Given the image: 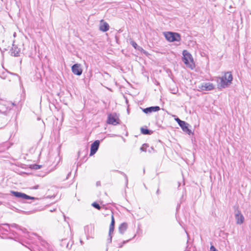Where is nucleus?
<instances>
[{"instance_id": "24", "label": "nucleus", "mask_w": 251, "mask_h": 251, "mask_svg": "<svg viewBox=\"0 0 251 251\" xmlns=\"http://www.w3.org/2000/svg\"><path fill=\"white\" fill-rule=\"evenodd\" d=\"M110 225H115V220H114V216L113 215H112L111 222Z\"/></svg>"}, {"instance_id": "31", "label": "nucleus", "mask_w": 251, "mask_h": 251, "mask_svg": "<svg viewBox=\"0 0 251 251\" xmlns=\"http://www.w3.org/2000/svg\"><path fill=\"white\" fill-rule=\"evenodd\" d=\"M71 174V172H70V173H68V175H67V177H66V179H67L69 178V176H70V175Z\"/></svg>"}, {"instance_id": "27", "label": "nucleus", "mask_w": 251, "mask_h": 251, "mask_svg": "<svg viewBox=\"0 0 251 251\" xmlns=\"http://www.w3.org/2000/svg\"><path fill=\"white\" fill-rule=\"evenodd\" d=\"M124 176H125V179H126V186H127V184H128V179H127V176L124 174Z\"/></svg>"}, {"instance_id": "21", "label": "nucleus", "mask_w": 251, "mask_h": 251, "mask_svg": "<svg viewBox=\"0 0 251 251\" xmlns=\"http://www.w3.org/2000/svg\"><path fill=\"white\" fill-rule=\"evenodd\" d=\"M137 50L140 51V52H142L143 53L147 55L148 54V52L145 50L142 47L138 46V48L136 49Z\"/></svg>"}, {"instance_id": "19", "label": "nucleus", "mask_w": 251, "mask_h": 251, "mask_svg": "<svg viewBox=\"0 0 251 251\" xmlns=\"http://www.w3.org/2000/svg\"><path fill=\"white\" fill-rule=\"evenodd\" d=\"M114 227H109V241H110V242H111L112 241V236H111V234L112 233H113V231H114Z\"/></svg>"}, {"instance_id": "30", "label": "nucleus", "mask_w": 251, "mask_h": 251, "mask_svg": "<svg viewBox=\"0 0 251 251\" xmlns=\"http://www.w3.org/2000/svg\"><path fill=\"white\" fill-rule=\"evenodd\" d=\"M38 188H39V185H37L34 186L33 187V189H37Z\"/></svg>"}, {"instance_id": "10", "label": "nucleus", "mask_w": 251, "mask_h": 251, "mask_svg": "<svg viewBox=\"0 0 251 251\" xmlns=\"http://www.w3.org/2000/svg\"><path fill=\"white\" fill-rule=\"evenodd\" d=\"M20 52L21 49L18 46L13 44L10 50L11 55L14 56H20Z\"/></svg>"}, {"instance_id": "7", "label": "nucleus", "mask_w": 251, "mask_h": 251, "mask_svg": "<svg viewBox=\"0 0 251 251\" xmlns=\"http://www.w3.org/2000/svg\"><path fill=\"white\" fill-rule=\"evenodd\" d=\"M100 142L97 140L95 141L91 145L90 156L95 154L99 149Z\"/></svg>"}, {"instance_id": "11", "label": "nucleus", "mask_w": 251, "mask_h": 251, "mask_svg": "<svg viewBox=\"0 0 251 251\" xmlns=\"http://www.w3.org/2000/svg\"><path fill=\"white\" fill-rule=\"evenodd\" d=\"M84 231L87 236L92 235L94 232V226L93 225H89L84 227Z\"/></svg>"}, {"instance_id": "34", "label": "nucleus", "mask_w": 251, "mask_h": 251, "mask_svg": "<svg viewBox=\"0 0 251 251\" xmlns=\"http://www.w3.org/2000/svg\"><path fill=\"white\" fill-rule=\"evenodd\" d=\"M13 36L14 37H15L16 36V32H14V34H13Z\"/></svg>"}, {"instance_id": "26", "label": "nucleus", "mask_w": 251, "mask_h": 251, "mask_svg": "<svg viewBox=\"0 0 251 251\" xmlns=\"http://www.w3.org/2000/svg\"><path fill=\"white\" fill-rule=\"evenodd\" d=\"M210 249V251H218L213 246H211Z\"/></svg>"}, {"instance_id": "20", "label": "nucleus", "mask_w": 251, "mask_h": 251, "mask_svg": "<svg viewBox=\"0 0 251 251\" xmlns=\"http://www.w3.org/2000/svg\"><path fill=\"white\" fill-rule=\"evenodd\" d=\"M149 147V145L147 144H144L140 148V150L142 151H147V149Z\"/></svg>"}, {"instance_id": "15", "label": "nucleus", "mask_w": 251, "mask_h": 251, "mask_svg": "<svg viewBox=\"0 0 251 251\" xmlns=\"http://www.w3.org/2000/svg\"><path fill=\"white\" fill-rule=\"evenodd\" d=\"M244 221V216L240 214V212L236 211V223L238 224H242Z\"/></svg>"}, {"instance_id": "9", "label": "nucleus", "mask_w": 251, "mask_h": 251, "mask_svg": "<svg viewBox=\"0 0 251 251\" xmlns=\"http://www.w3.org/2000/svg\"><path fill=\"white\" fill-rule=\"evenodd\" d=\"M119 119L116 118L115 116L110 114L108 116L107 123L108 124L116 126L119 124Z\"/></svg>"}, {"instance_id": "28", "label": "nucleus", "mask_w": 251, "mask_h": 251, "mask_svg": "<svg viewBox=\"0 0 251 251\" xmlns=\"http://www.w3.org/2000/svg\"><path fill=\"white\" fill-rule=\"evenodd\" d=\"M40 168V166L38 165H35L34 166V169H39Z\"/></svg>"}, {"instance_id": "6", "label": "nucleus", "mask_w": 251, "mask_h": 251, "mask_svg": "<svg viewBox=\"0 0 251 251\" xmlns=\"http://www.w3.org/2000/svg\"><path fill=\"white\" fill-rule=\"evenodd\" d=\"M13 105V103H9L7 101L0 100V113H4L9 109V105ZM10 108H9V109Z\"/></svg>"}, {"instance_id": "1", "label": "nucleus", "mask_w": 251, "mask_h": 251, "mask_svg": "<svg viewBox=\"0 0 251 251\" xmlns=\"http://www.w3.org/2000/svg\"><path fill=\"white\" fill-rule=\"evenodd\" d=\"M233 77L231 72L225 73L224 76L217 78L218 86L219 88H225L231 83Z\"/></svg>"}, {"instance_id": "22", "label": "nucleus", "mask_w": 251, "mask_h": 251, "mask_svg": "<svg viewBox=\"0 0 251 251\" xmlns=\"http://www.w3.org/2000/svg\"><path fill=\"white\" fill-rule=\"evenodd\" d=\"M92 205L95 207V208L100 210L101 208V207L100 206V205L97 203L96 202H94L92 204Z\"/></svg>"}, {"instance_id": "18", "label": "nucleus", "mask_w": 251, "mask_h": 251, "mask_svg": "<svg viewBox=\"0 0 251 251\" xmlns=\"http://www.w3.org/2000/svg\"><path fill=\"white\" fill-rule=\"evenodd\" d=\"M127 42L128 43H129L132 46V47L135 49H137V48H138V45L136 44V43L135 42H134L131 38H129L127 40Z\"/></svg>"}, {"instance_id": "25", "label": "nucleus", "mask_w": 251, "mask_h": 251, "mask_svg": "<svg viewBox=\"0 0 251 251\" xmlns=\"http://www.w3.org/2000/svg\"><path fill=\"white\" fill-rule=\"evenodd\" d=\"M11 226L13 227H15V228H19V226L17 225L16 224H13L12 225H11Z\"/></svg>"}, {"instance_id": "2", "label": "nucleus", "mask_w": 251, "mask_h": 251, "mask_svg": "<svg viewBox=\"0 0 251 251\" xmlns=\"http://www.w3.org/2000/svg\"><path fill=\"white\" fill-rule=\"evenodd\" d=\"M182 61L188 67L193 69L194 66L193 58L192 55L186 50L182 52Z\"/></svg>"}, {"instance_id": "32", "label": "nucleus", "mask_w": 251, "mask_h": 251, "mask_svg": "<svg viewBox=\"0 0 251 251\" xmlns=\"http://www.w3.org/2000/svg\"><path fill=\"white\" fill-rule=\"evenodd\" d=\"M159 192H159V189H158L157 190V191H156V194L158 195V194H159Z\"/></svg>"}, {"instance_id": "14", "label": "nucleus", "mask_w": 251, "mask_h": 251, "mask_svg": "<svg viewBox=\"0 0 251 251\" xmlns=\"http://www.w3.org/2000/svg\"><path fill=\"white\" fill-rule=\"evenodd\" d=\"M201 89L202 90L210 91L214 89V85L210 82H206L202 84Z\"/></svg>"}, {"instance_id": "33", "label": "nucleus", "mask_w": 251, "mask_h": 251, "mask_svg": "<svg viewBox=\"0 0 251 251\" xmlns=\"http://www.w3.org/2000/svg\"><path fill=\"white\" fill-rule=\"evenodd\" d=\"M110 227H114V225H110Z\"/></svg>"}, {"instance_id": "5", "label": "nucleus", "mask_w": 251, "mask_h": 251, "mask_svg": "<svg viewBox=\"0 0 251 251\" xmlns=\"http://www.w3.org/2000/svg\"><path fill=\"white\" fill-rule=\"evenodd\" d=\"M175 120L183 131L186 132L189 135L192 133L191 130H190L188 128V124L183 121L180 120L178 118H176Z\"/></svg>"}, {"instance_id": "13", "label": "nucleus", "mask_w": 251, "mask_h": 251, "mask_svg": "<svg viewBox=\"0 0 251 251\" xmlns=\"http://www.w3.org/2000/svg\"><path fill=\"white\" fill-rule=\"evenodd\" d=\"M109 26L108 23L101 20L100 23V30L101 31H107L109 30Z\"/></svg>"}, {"instance_id": "4", "label": "nucleus", "mask_w": 251, "mask_h": 251, "mask_svg": "<svg viewBox=\"0 0 251 251\" xmlns=\"http://www.w3.org/2000/svg\"><path fill=\"white\" fill-rule=\"evenodd\" d=\"M11 194L16 198H20L22 200H35L36 199L35 197L29 196L25 193L17 191H11Z\"/></svg>"}, {"instance_id": "16", "label": "nucleus", "mask_w": 251, "mask_h": 251, "mask_svg": "<svg viewBox=\"0 0 251 251\" xmlns=\"http://www.w3.org/2000/svg\"><path fill=\"white\" fill-rule=\"evenodd\" d=\"M127 228V224L126 223L121 224L119 227V232L123 234Z\"/></svg>"}, {"instance_id": "17", "label": "nucleus", "mask_w": 251, "mask_h": 251, "mask_svg": "<svg viewBox=\"0 0 251 251\" xmlns=\"http://www.w3.org/2000/svg\"><path fill=\"white\" fill-rule=\"evenodd\" d=\"M141 132L144 135H150L152 133V131L147 128H144L142 127L141 128Z\"/></svg>"}, {"instance_id": "8", "label": "nucleus", "mask_w": 251, "mask_h": 251, "mask_svg": "<svg viewBox=\"0 0 251 251\" xmlns=\"http://www.w3.org/2000/svg\"><path fill=\"white\" fill-rule=\"evenodd\" d=\"M72 71L74 74L77 75H80L82 73V69L81 67V64L76 63L72 66Z\"/></svg>"}, {"instance_id": "23", "label": "nucleus", "mask_w": 251, "mask_h": 251, "mask_svg": "<svg viewBox=\"0 0 251 251\" xmlns=\"http://www.w3.org/2000/svg\"><path fill=\"white\" fill-rule=\"evenodd\" d=\"M128 240H127V241H123V243L122 244H119L118 245V247L119 248H122L124 244H126L127 242H128Z\"/></svg>"}, {"instance_id": "12", "label": "nucleus", "mask_w": 251, "mask_h": 251, "mask_svg": "<svg viewBox=\"0 0 251 251\" xmlns=\"http://www.w3.org/2000/svg\"><path fill=\"white\" fill-rule=\"evenodd\" d=\"M160 110V107L158 106H151L146 108H144L143 111L146 114H149L153 112L158 111Z\"/></svg>"}, {"instance_id": "29", "label": "nucleus", "mask_w": 251, "mask_h": 251, "mask_svg": "<svg viewBox=\"0 0 251 251\" xmlns=\"http://www.w3.org/2000/svg\"><path fill=\"white\" fill-rule=\"evenodd\" d=\"M154 151V148H153V147H151L150 148V149H149V150H148V151H149V152L151 153V152H152V151Z\"/></svg>"}, {"instance_id": "3", "label": "nucleus", "mask_w": 251, "mask_h": 251, "mask_svg": "<svg viewBox=\"0 0 251 251\" xmlns=\"http://www.w3.org/2000/svg\"><path fill=\"white\" fill-rule=\"evenodd\" d=\"M164 36L169 42L179 41L180 36L177 32H163Z\"/></svg>"}]
</instances>
